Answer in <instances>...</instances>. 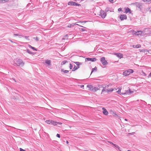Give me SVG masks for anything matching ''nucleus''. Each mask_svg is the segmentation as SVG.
<instances>
[{
    "label": "nucleus",
    "instance_id": "nucleus-57",
    "mask_svg": "<svg viewBox=\"0 0 151 151\" xmlns=\"http://www.w3.org/2000/svg\"><path fill=\"white\" fill-rule=\"evenodd\" d=\"M125 120H126V121H127V120L126 119H125Z\"/></svg>",
    "mask_w": 151,
    "mask_h": 151
},
{
    "label": "nucleus",
    "instance_id": "nucleus-11",
    "mask_svg": "<svg viewBox=\"0 0 151 151\" xmlns=\"http://www.w3.org/2000/svg\"><path fill=\"white\" fill-rule=\"evenodd\" d=\"M114 55L120 59L123 58V55L122 53H115Z\"/></svg>",
    "mask_w": 151,
    "mask_h": 151
},
{
    "label": "nucleus",
    "instance_id": "nucleus-52",
    "mask_svg": "<svg viewBox=\"0 0 151 151\" xmlns=\"http://www.w3.org/2000/svg\"><path fill=\"white\" fill-rule=\"evenodd\" d=\"M74 1H80V0H74Z\"/></svg>",
    "mask_w": 151,
    "mask_h": 151
},
{
    "label": "nucleus",
    "instance_id": "nucleus-55",
    "mask_svg": "<svg viewBox=\"0 0 151 151\" xmlns=\"http://www.w3.org/2000/svg\"><path fill=\"white\" fill-rule=\"evenodd\" d=\"M77 67L78 68H79V65L78 66H77Z\"/></svg>",
    "mask_w": 151,
    "mask_h": 151
},
{
    "label": "nucleus",
    "instance_id": "nucleus-45",
    "mask_svg": "<svg viewBox=\"0 0 151 151\" xmlns=\"http://www.w3.org/2000/svg\"><path fill=\"white\" fill-rule=\"evenodd\" d=\"M109 142L111 144H112L113 145V144H114L112 142Z\"/></svg>",
    "mask_w": 151,
    "mask_h": 151
},
{
    "label": "nucleus",
    "instance_id": "nucleus-4",
    "mask_svg": "<svg viewBox=\"0 0 151 151\" xmlns=\"http://www.w3.org/2000/svg\"><path fill=\"white\" fill-rule=\"evenodd\" d=\"M135 4L136 6H137V7L138 10H139L140 11H141L142 10V3L137 2H136L135 3Z\"/></svg>",
    "mask_w": 151,
    "mask_h": 151
},
{
    "label": "nucleus",
    "instance_id": "nucleus-29",
    "mask_svg": "<svg viewBox=\"0 0 151 151\" xmlns=\"http://www.w3.org/2000/svg\"><path fill=\"white\" fill-rule=\"evenodd\" d=\"M28 53H29V54H33V52L30 51L28 49H27V50H25Z\"/></svg>",
    "mask_w": 151,
    "mask_h": 151
},
{
    "label": "nucleus",
    "instance_id": "nucleus-14",
    "mask_svg": "<svg viewBox=\"0 0 151 151\" xmlns=\"http://www.w3.org/2000/svg\"><path fill=\"white\" fill-rule=\"evenodd\" d=\"M87 87L89 88V90L91 91H93V86L91 85H88Z\"/></svg>",
    "mask_w": 151,
    "mask_h": 151
},
{
    "label": "nucleus",
    "instance_id": "nucleus-24",
    "mask_svg": "<svg viewBox=\"0 0 151 151\" xmlns=\"http://www.w3.org/2000/svg\"><path fill=\"white\" fill-rule=\"evenodd\" d=\"M144 2L147 3H150L151 2V0H142Z\"/></svg>",
    "mask_w": 151,
    "mask_h": 151
},
{
    "label": "nucleus",
    "instance_id": "nucleus-41",
    "mask_svg": "<svg viewBox=\"0 0 151 151\" xmlns=\"http://www.w3.org/2000/svg\"><path fill=\"white\" fill-rule=\"evenodd\" d=\"M109 1L111 3H113V0H109Z\"/></svg>",
    "mask_w": 151,
    "mask_h": 151
},
{
    "label": "nucleus",
    "instance_id": "nucleus-49",
    "mask_svg": "<svg viewBox=\"0 0 151 151\" xmlns=\"http://www.w3.org/2000/svg\"><path fill=\"white\" fill-rule=\"evenodd\" d=\"M14 35H16V36H18V34H14Z\"/></svg>",
    "mask_w": 151,
    "mask_h": 151
},
{
    "label": "nucleus",
    "instance_id": "nucleus-15",
    "mask_svg": "<svg viewBox=\"0 0 151 151\" xmlns=\"http://www.w3.org/2000/svg\"><path fill=\"white\" fill-rule=\"evenodd\" d=\"M141 47V45L140 44H137V45H132V47L134 48H139L140 47Z\"/></svg>",
    "mask_w": 151,
    "mask_h": 151
},
{
    "label": "nucleus",
    "instance_id": "nucleus-56",
    "mask_svg": "<svg viewBox=\"0 0 151 151\" xmlns=\"http://www.w3.org/2000/svg\"><path fill=\"white\" fill-rule=\"evenodd\" d=\"M84 0H80V1H83Z\"/></svg>",
    "mask_w": 151,
    "mask_h": 151
},
{
    "label": "nucleus",
    "instance_id": "nucleus-7",
    "mask_svg": "<svg viewBox=\"0 0 151 151\" xmlns=\"http://www.w3.org/2000/svg\"><path fill=\"white\" fill-rule=\"evenodd\" d=\"M100 15L102 18H105L106 16V13H105L103 11L101 10L100 12Z\"/></svg>",
    "mask_w": 151,
    "mask_h": 151
},
{
    "label": "nucleus",
    "instance_id": "nucleus-28",
    "mask_svg": "<svg viewBox=\"0 0 151 151\" xmlns=\"http://www.w3.org/2000/svg\"><path fill=\"white\" fill-rule=\"evenodd\" d=\"M93 92H95V91H96L98 90H99L100 89H99V88H97V87H93Z\"/></svg>",
    "mask_w": 151,
    "mask_h": 151
},
{
    "label": "nucleus",
    "instance_id": "nucleus-35",
    "mask_svg": "<svg viewBox=\"0 0 151 151\" xmlns=\"http://www.w3.org/2000/svg\"><path fill=\"white\" fill-rule=\"evenodd\" d=\"M96 71L97 70V68L95 67L94 68H93L92 70V71L91 72V74L94 71V70Z\"/></svg>",
    "mask_w": 151,
    "mask_h": 151
},
{
    "label": "nucleus",
    "instance_id": "nucleus-50",
    "mask_svg": "<svg viewBox=\"0 0 151 151\" xmlns=\"http://www.w3.org/2000/svg\"><path fill=\"white\" fill-rule=\"evenodd\" d=\"M24 38H28V37L27 36H25L24 37Z\"/></svg>",
    "mask_w": 151,
    "mask_h": 151
},
{
    "label": "nucleus",
    "instance_id": "nucleus-59",
    "mask_svg": "<svg viewBox=\"0 0 151 151\" xmlns=\"http://www.w3.org/2000/svg\"><path fill=\"white\" fill-rule=\"evenodd\" d=\"M11 41L12 42H13L12 41V40H11Z\"/></svg>",
    "mask_w": 151,
    "mask_h": 151
},
{
    "label": "nucleus",
    "instance_id": "nucleus-25",
    "mask_svg": "<svg viewBox=\"0 0 151 151\" xmlns=\"http://www.w3.org/2000/svg\"><path fill=\"white\" fill-rule=\"evenodd\" d=\"M103 89L102 90L101 92V94H102V93L105 91H106V90L105 89V88H106V87H104V86H103L102 87Z\"/></svg>",
    "mask_w": 151,
    "mask_h": 151
},
{
    "label": "nucleus",
    "instance_id": "nucleus-2",
    "mask_svg": "<svg viewBox=\"0 0 151 151\" xmlns=\"http://www.w3.org/2000/svg\"><path fill=\"white\" fill-rule=\"evenodd\" d=\"M131 31L133 35H135L138 37H141L143 33V32L141 31H137L136 32L133 30H132Z\"/></svg>",
    "mask_w": 151,
    "mask_h": 151
},
{
    "label": "nucleus",
    "instance_id": "nucleus-23",
    "mask_svg": "<svg viewBox=\"0 0 151 151\" xmlns=\"http://www.w3.org/2000/svg\"><path fill=\"white\" fill-rule=\"evenodd\" d=\"M80 26L81 27H83L84 28H79L80 30V31H82V32H83V31H86V30L85 29V28H86L85 27H83L82 26Z\"/></svg>",
    "mask_w": 151,
    "mask_h": 151
},
{
    "label": "nucleus",
    "instance_id": "nucleus-48",
    "mask_svg": "<svg viewBox=\"0 0 151 151\" xmlns=\"http://www.w3.org/2000/svg\"><path fill=\"white\" fill-rule=\"evenodd\" d=\"M66 143L67 144H68L69 142L68 141L66 140Z\"/></svg>",
    "mask_w": 151,
    "mask_h": 151
},
{
    "label": "nucleus",
    "instance_id": "nucleus-10",
    "mask_svg": "<svg viewBox=\"0 0 151 151\" xmlns=\"http://www.w3.org/2000/svg\"><path fill=\"white\" fill-rule=\"evenodd\" d=\"M74 36V35L73 34H71L70 33L67 34L66 35H65L64 36V37H72L73 38Z\"/></svg>",
    "mask_w": 151,
    "mask_h": 151
},
{
    "label": "nucleus",
    "instance_id": "nucleus-54",
    "mask_svg": "<svg viewBox=\"0 0 151 151\" xmlns=\"http://www.w3.org/2000/svg\"><path fill=\"white\" fill-rule=\"evenodd\" d=\"M14 79V81L15 82H16V81L14 79Z\"/></svg>",
    "mask_w": 151,
    "mask_h": 151
},
{
    "label": "nucleus",
    "instance_id": "nucleus-21",
    "mask_svg": "<svg viewBox=\"0 0 151 151\" xmlns=\"http://www.w3.org/2000/svg\"><path fill=\"white\" fill-rule=\"evenodd\" d=\"M52 120H47L45 121V122L48 124H51V123L52 122Z\"/></svg>",
    "mask_w": 151,
    "mask_h": 151
},
{
    "label": "nucleus",
    "instance_id": "nucleus-19",
    "mask_svg": "<svg viewBox=\"0 0 151 151\" xmlns=\"http://www.w3.org/2000/svg\"><path fill=\"white\" fill-rule=\"evenodd\" d=\"M57 122L52 120V121L51 123V124H52L54 126H55L57 125Z\"/></svg>",
    "mask_w": 151,
    "mask_h": 151
},
{
    "label": "nucleus",
    "instance_id": "nucleus-27",
    "mask_svg": "<svg viewBox=\"0 0 151 151\" xmlns=\"http://www.w3.org/2000/svg\"><path fill=\"white\" fill-rule=\"evenodd\" d=\"M28 47L29 48H32V49L33 50H36V51L37 50L34 47L32 46L31 45H28Z\"/></svg>",
    "mask_w": 151,
    "mask_h": 151
},
{
    "label": "nucleus",
    "instance_id": "nucleus-31",
    "mask_svg": "<svg viewBox=\"0 0 151 151\" xmlns=\"http://www.w3.org/2000/svg\"><path fill=\"white\" fill-rule=\"evenodd\" d=\"M113 145L116 148H117L119 150H120V148L119 147V146L117 145H116V144H113Z\"/></svg>",
    "mask_w": 151,
    "mask_h": 151
},
{
    "label": "nucleus",
    "instance_id": "nucleus-47",
    "mask_svg": "<svg viewBox=\"0 0 151 151\" xmlns=\"http://www.w3.org/2000/svg\"><path fill=\"white\" fill-rule=\"evenodd\" d=\"M74 25H79V26H80V25H79L78 24H76V23H75L74 24Z\"/></svg>",
    "mask_w": 151,
    "mask_h": 151
},
{
    "label": "nucleus",
    "instance_id": "nucleus-26",
    "mask_svg": "<svg viewBox=\"0 0 151 151\" xmlns=\"http://www.w3.org/2000/svg\"><path fill=\"white\" fill-rule=\"evenodd\" d=\"M61 71L62 72H63L64 73H68L69 71L68 70H64L63 69H62L61 70Z\"/></svg>",
    "mask_w": 151,
    "mask_h": 151
},
{
    "label": "nucleus",
    "instance_id": "nucleus-63",
    "mask_svg": "<svg viewBox=\"0 0 151 151\" xmlns=\"http://www.w3.org/2000/svg\"><path fill=\"white\" fill-rule=\"evenodd\" d=\"M150 11H151V10H150Z\"/></svg>",
    "mask_w": 151,
    "mask_h": 151
},
{
    "label": "nucleus",
    "instance_id": "nucleus-33",
    "mask_svg": "<svg viewBox=\"0 0 151 151\" xmlns=\"http://www.w3.org/2000/svg\"><path fill=\"white\" fill-rule=\"evenodd\" d=\"M139 51L140 52H147V50H146V49H143V50H140Z\"/></svg>",
    "mask_w": 151,
    "mask_h": 151
},
{
    "label": "nucleus",
    "instance_id": "nucleus-32",
    "mask_svg": "<svg viewBox=\"0 0 151 151\" xmlns=\"http://www.w3.org/2000/svg\"><path fill=\"white\" fill-rule=\"evenodd\" d=\"M68 61L67 60H64L61 63V65H65L66 63H67Z\"/></svg>",
    "mask_w": 151,
    "mask_h": 151
},
{
    "label": "nucleus",
    "instance_id": "nucleus-42",
    "mask_svg": "<svg viewBox=\"0 0 151 151\" xmlns=\"http://www.w3.org/2000/svg\"><path fill=\"white\" fill-rule=\"evenodd\" d=\"M67 27H71V24H70L68 25Z\"/></svg>",
    "mask_w": 151,
    "mask_h": 151
},
{
    "label": "nucleus",
    "instance_id": "nucleus-34",
    "mask_svg": "<svg viewBox=\"0 0 151 151\" xmlns=\"http://www.w3.org/2000/svg\"><path fill=\"white\" fill-rule=\"evenodd\" d=\"M74 63L77 66H78L81 64L80 63L78 62H74Z\"/></svg>",
    "mask_w": 151,
    "mask_h": 151
},
{
    "label": "nucleus",
    "instance_id": "nucleus-46",
    "mask_svg": "<svg viewBox=\"0 0 151 151\" xmlns=\"http://www.w3.org/2000/svg\"><path fill=\"white\" fill-rule=\"evenodd\" d=\"M149 76L151 77V72L149 74Z\"/></svg>",
    "mask_w": 151,
    "mask_h": 151
},
{
    "label": "nucleus",
    "instance_id": "nucleus-8",
    "mask_svg": "<svg viewBox=\"0 0 151 151\" xmlns=\"http://www.w3.org/2000/svg\"><path fill=\"white\" fill-rule=\"evenodd\" d=\"M119 18L121 21H123L124 19H126L127 17L126 15L121 14L120 15Z\"/></svg>",
    "mask_w": 151,
    "mask_h": 151
},
{
    "label": "nucleus",
    "instance_id": "nucleus-60",
    "mask_svg": "<svg viewBox=\"0 0 151 151\" xmlns=\"http://www.w3.org/2000/svg\"><path fill=\"white\" fill-rule=\"evenodd\" d=\"M114 89H115V90H116V88H114Z\"/></svg>",
    "mask_w": 151,
    "mask_h": 151
},
{
    "label": "nucleus",
    "instance_id": "nucleus-30",
    "mask_svg": "<svg viewBox=\"0 0 151 151\" xmlns=\"http://www.w3.org/2000/svg\"><path fill=\"white\" fill-rule=\"evenodd\" d=\"M78 69V68H77L75 65L73 68L72 69V71H75L76 70H77Z\"/></svg>",
    "mask_w": 151,
    "mask_h": 151
},
{
    "label": "nucleus",
    "instance_id": "nucleus-6",
    "mask_svg": "<svg viewBox=\"0 0 151 151\" xmlns=\"http://www.w3.org/2000/svg\"><path fill=\"white\" fill-rule=\"evenodd\" d=\"M68 5H71L72 6H81L80 4H78L75 2L72 1L68 2Z\"/></svg>",
    "mask_w": 151,
    "mask_h": 151
},
{
    "label": "nucleus",
    "instance_id": "nucleus-13",
    "mask_svg": "<svg viewBox=\"0 0 151 151\" xmlns=\"http://www.w3.org/2000/svg\"><path fill=\"white\" fill-rule=\"evenodd\" d=\"M133 91H131L130 90V89H129V90H125V92L124 93V94H130L131 93H133Z\"/></svg>",
    "mask_w": 151,
    "mask_h": 151
},
{
    "label": "nucleus",
    "instance_id": "nucleus-16",
    "mask_svg": "<svg viewBox=\"0 0 151 151\" xmlns=\"http://www.w3.org/2000/svg\"><path fill=\"white\" fill-rule=\"evenodd\" d=\"M125 12L126 13H131V10L129 8H127L125 9Z\"/></svg>",
    "mask_w": 151,
    "mask_h": 151
},
{
    "label": "nucleus",
    "instance_id": "nucleus-1",
    "mask_svg": "<svg viewBox=\"0 0 151 151\" xmlns=\"http://www.w3.org/2000/svg\"><path fill=\"white\" fill-rule=\"evenodd\" d=\"M24 63L22 60L21 59H18L16 61V62L14 63V65H17L18 66L22 67L24 66Z\"/></svg>",
    "mask_w": 151,
    "mask_h": 151
},
{
    "label": "nucleus",
    "instance_id": "nucleus-39",
    "mask_svg": "<svg viewBox=\"0 0 151 151\" xmlns=\"http://www.w3.org/2000/svg\"><path fill=\"white\" fill-rule=\"evenodd\" d=\"M109 85H107L106 86V85H105L104 86H104V87H106V88H108L109 87Z\"/></svg>",
    "mask_w": 151,
    "mask_h": 151
},
{
    "label": "nucleus",
    "instance_id": "nucleus-43",
    "mask_svg": "<svg viewBox=\"0 0 151 151\" xmlns=\"http://www.w3.org/2000/svg\"><path fill=\"white\" fill-rule=\"evenodd\" d=\"M122 9L121 8H119L118 9V11L119 12H120V11H122Z\"/></svg>",
    "mask_w": 151,
    "mask_h": 151
},
{
    "label": "nucleus",
    "instance_id": "nucleus-62",
    "mask_svg": "<svg viewBox=\"0 0 151 151\" xmlns=\"http://www.w3.org/2000/svg\"><path fill=\"white\" fill-rule=\"evenodd\" d=\"M64 142H65V141L64 140L63 141Z\"/></svg>",
    "mask_w": 151,
    "mask_h": 151
},
{
    "label": "nucleus",
    "instance_id": "nucleus-3",
    "mask_svg": "<svg viewBox=\"0 0 151 151\" xmlns=\"http://www.w3.org/2000/svg\"><path fill=\"white\" fill-rule=\"evenodd\" d=\"M134 71L133 70L131 69H129L127 70H126L123 72V75L125 76H129L131 73H133Z\"/></svg>",
    "mask_w": 151,
    "mask_h": 151
},
{
    "label": "nucleus",
    "instance_id": "nucleus-20",
    "mask_svg": "<svg viewBox=\"0 0 151 151\" xmlns=\"http://www.w3.org/2000/svg\"><path fill=\"white\" fill-rule=\"evenodd\" d=\"M121 89H119V90L116 92L120 95H124V93H121Z\"/></svg>",
    "mask_w": 151,
    "mask_h": 151
},
{
    "label": "nucleus",
    "instance_id": "nucleus-17",
    "mask_svg": "<svg viewBox=\"0 0 151 151\" xmlns=\"http://www.w3.org/2000/svg\"><path fill=\"white\" fill-rule=\"evenodd\" d=\"M114 88H110L109 89H106V91L107 93H109V92H112L114 90Z\"/></svg>",
    "mask_w": 151,
    "mask_h": 151
},
{
    "label": "nucleus",
    "instance_id": "nucleus-22",
    "mask_svg": "<svg viewBox=\"0 0 151 151\" xmlns=\"http://www.w3.org/2000/svg\"><path fill=\"white\" fill-rule=\"evenodd\" d=\"M9 0H0V3H3L8 1Z\"/></svg>",
    "mask_w": 151,
    "mask_h": 151
},
{
    "label": "nucleus",
    "instance_id": "nucleus-12",
    "mask_svg": "<svg viewBox=\"0 0 151 151\" xmlns=\"http://www.w3.org/2000/svg\"><path fill=\"white\" fill-rule=\"evenodd\" d=\"M103 110V113L105 115H108V112L107 111L106 109L104 108L103 107L102 109Z\"/></svg>",
    "mask_w": 151,
    "mask_h": 151
},
{
    "label": "nucleus",
    "instance_id": "nucleus-40",
    "mask_svg": "<svg viewBox=\"0 0 151 151\" xmlns=\"http://www.w3.org/2000/svg\"><path fill=\"white\" fill-rule=\"evenodd\" d=\"M20 151H25V150L23 149L22 148H20Z\"/></svg>",
    "mask_w": 151,
    "mask_h": 151
},
{
    "label": "nucleus",
    "instance_id": "nucleus-18",
    "mask_svg": "<svg viewBox=\"0 0 151 151\" xmlns=\"http://www.w3.org/2000/svg\"><path fill=\"white\" fill-rule=\"evenodd\" d=\"M45 63L49 65H51V61L50 60H47L45 61Z\"/></svg>",
    "mask_w": 151,
    "mask_h": 151
},
{
    "label": "nucleus",
    "instance_id": "nucleus-9",
    "mask_svg": "<svg viewBox=\"0 0 151 151\" xmlns=\"http://www.w3.org/2000/svg\"><path fill=\"white\" fill-rule=\"evenodd\" d=\"M85 60L86 61H91L92 62H95L97 60V59L95 58H86L85 59Z\"/></svg>",
    "mask_w": 151,
    "mask_h": 151
},
{
    "label": "nucleus",
    "instance_id": "nucleus-53",
    "mask_svg": "<svg viewBox=\"0 0 151 151\" xmlns=\"http://www.w3.org/2000/svg\"><path fill=\"white\" fill-rule=\"evenodd\" d=\"M19 38H21V35H19Z\"/></svg>",
    "mask_w": 151,
    "mask_h": 151
},
{
    "label": "nucleus",
    "instance_id": "nucleus-51",
    "mask_svg": "<svg viewBox=\"0 0 151 151\" xmlns=\"http://www.w3.org/2000/svg\"><path fill=\"white\" fill-rule=\"evenodd\" d=\"M82 87H84V85H81V87L82 88Z\"/></svg>",
    "mask_w": 151,
    "mask_h": 151
},
{
    "label": "nucleus",
    "instance_id": "nucleus-37",
    "mask_svg": "<svg viewBox=\"0 0 151 151\" xmlns=\"http://www.w3.org/2000/svg\"><path fill=\"white\" fill-rule=\"evenodd\" d=\"M56 136L58 137V138H60V134H57L56 135Z\"/></svg>",
    "mask_w": 151,
    "mask_h": 151
},
{
    "label": "nucleus",
    "instance_id": "nucleus-38",
    "mask_svg": "<svg viewBox=\"0 0 151 151\" xmlns=\"http://www.w3.org/2000/svg\"><path fill=\"white\" fill-rule=\"evenodd\" d=\"M57 122V125L58 124H60V125H61V124H62V123H61V122Z\"/></svg>",
    "mask_w": 151,
    "mask_h": 151
},
{
    "label": "nucleus",
    "instance_id": "nucleus-44",
    "mask_svg": "<svg viewBox=\"0 0 151 151\" xmlns=\"http://www.w3.org/2000/svg\"><path fill=\"white\" fill-rule=\"evenodd\" d=\"M35 40L36 41H37L39 40L38 38H35Z\"/></svg>",
    "mask_w": 151,
    "mask_h": 151
},
{
    "label": "nucleus",
    "instance_id": "nucleus-61",
    "mask_svg": "<svg viewBox=\"0 0 151 151\" xmlns=\"http://www.w3.org/2000/svg\"><path fill=\"white\" fill-rule=\"evenodd\" d=\"M114 114H115V115H116V114L115 113H114Z\"/></svg>",
    "mask_w": 151,
    "mask_h": 151
},
{
    "label": "nucleus",
    "instance_id": "nucleus-58",
    "mask_svg": "<svg viewBox=\"0 0 151 151\" xmlns=\"http://www.w3.org/2000/svg\"><path fill=\"white\" fill-rule=\"evenodd\" d=\"M65 38H63V40H65Z\"/></svg>",
    "mask_w": 151,
    "mask_h": 151
},
{
    "label": "nucleus",
    "instance_id": "nucleus-36",
    "mask_svg": "<svg viewBox=\"0 0 151 151\" xmlns=\"http://www.w3.org/2000/svg\"><path fill=\"white\" fill-rule=\"evenodd\" d=\"M73 68V66L72 64H70V66H69V68L70 69H71Z\"/></svg>",
    "mask_w": 151,
    "mask_h": 151
},
{
    "label": "nucleus",
    "instance_id": "nucleus-5",
    "mask_svg": "<svg viewBox=\"0 0 151 151\" xmlns=\"http://www.w3.org/2000/svg\"><path fill=\"white\" fill-rule=\"evenodd\" d=\"M100 60L102 64L104 66L108 64V62L104 57H102L100 58Z\"/></svg>",
    "mask_w": 151,
    "mask_h": 151
}]
</instances>
